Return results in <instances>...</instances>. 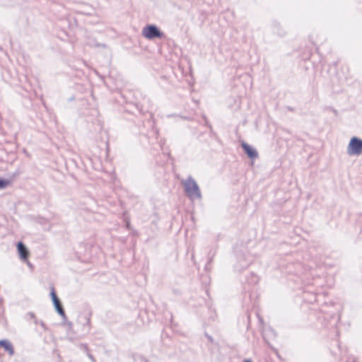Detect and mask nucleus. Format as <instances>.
Listing matches in <instances>:
<instances>
[{
    "label": "nucleus",
    "mask_w": 362,
    "mask_h": 362,
    "mask_svg": "<svg viewBox=\"0 0 362 362\" xmlns=\"http://www.w3.org/2000/svg\"><path fill=\"white\" fill-rule=\"evenodd\" d=\"M51 297H52V301H53L54 306H55L57 310L58 311V313L60 315H64V310L62 308V306L60 303L59 298H57V296L56 295L55 290H54V287L51 288Z\"/></svg>",
    "instance_id": "39448f33"
},
{
    "label": "nucleus",
    "mask_w": 362,
    "mask_h": 362,
    "mask_svg": "<svg viewBox=\"0 0 362 362\" xmlns=\"http://www.w3.org/2000/svg\"><path fill=\"white\" fill-rule=\"evenodd\" d=\"M17 250L20 258L23 261H28L30 255L29 251L27 247L24 245V244L21 242H19L17 244Z\"/></svg>",
    "instance_id": "20e7f679"
},
{
    "label": "nucleus",
    "mask_w": 362,
    "mask_h": 362,
    "mask_svg": "<svg viewBox=\"0 0 362 362\" xmlns=\"http://www.w3.org/2000/svg\"><path fill=\"white\" fill-rule=\"evenodd\" d=\"M0 346L3 347L9 354L12 355L13 354V349L11 344L6 340H1L0 341Z\"/></svg>",
    "instance_id": "0eeeda50"
},
{
    "label": "nucleus",
    "mask_w": 362,
    "mask_h": 362,
    "mask_svg": "<svg viewBox=\"0 0 362 362\" xmlns=\"http://www.w3.org/2000/svg\"><path fill=\"white\" fill-rule=\"evenodd\" d=\"M347 153L349 156L360 155L362 153V140L357 137L351 139L347 146Z\"/></svg>",
    "instance_id": "f03ea898"
},
{
    "label": "nucleus",
    "mask_w": 362,
    "mask_h": 362,
    "mask_svg": "<svg viewBox=\"0 0 362 362\" xmlns=\"http://www.w3.org/2000/svg\"><path fill=\"white\" fill-rule=\"evenodd\" d=\"M185 192L190 199L199 198L201 194L196 182L192 179H188L183 182Z\"/></svg>",
    "instance_id": "f257e3e1"
},
{
    "label": "nucleus",
    "mask_w": 362,
    "mask_h": 362,
    "mask_svg": "<svg viewBox=\"0 0 362 362\" xmlns=\"http://www.w3.org/2000/svg\"><path fill=\"white\" fill-rule=\"evenodd\" d=\"M10 185V181L0 179V189L4 188Z\"/></svg>",
    "instance_id": "6e6552de"
},
{
    "label": "nucleus",
    "mask_w": 362,
    "mask_h": 362,
    "mask_svg": "<svg viewBox=\"0 0 362 362\" xmlns=\"http://www.w3.org/2000/svg\"><path fill=\"white\" fill-rule=\"evenodd\" d=\"M242 147L244 149L245 152L247 153L249 158L251 159H254L257 157L258 154L255 149L252 148L247 144L243 142L242 144Z\"/></svg>",
    "instance_id": "423d86ee"
},
{
    "label": "nucleus",
    "mask_w": 362,
    "mask_h": 362,
    "mask_svg": "<svg viewBox=\"0 0 362 362\" xmlns=\"http://www.w3.org/2000/svg\"><path fill=\"white\" fill-rule=\"evenodd\" d=\"M244 362H252V361H250L249 360H245Z\"/></svg>",
    "instance_id": "1a4fd4ad"
},
{
    "label": "nucleus",
    "mask_w": 362,
    "mask_h": 362,
    "mask_svg": "<svg viewBox=\"0 0 362 362\" xmlns=\"http://www.w3.org/2000/svg\"><path fill=\"white\" fill-rule=\"evenodd\" d=\"M143 36L148 40H151L153 38H160L163 37V33L159 30V29L153 25H148L144 27L142 30Z\"/></svg>",
    "instance_id": "7ed1b4c3"
}]
</instances>
